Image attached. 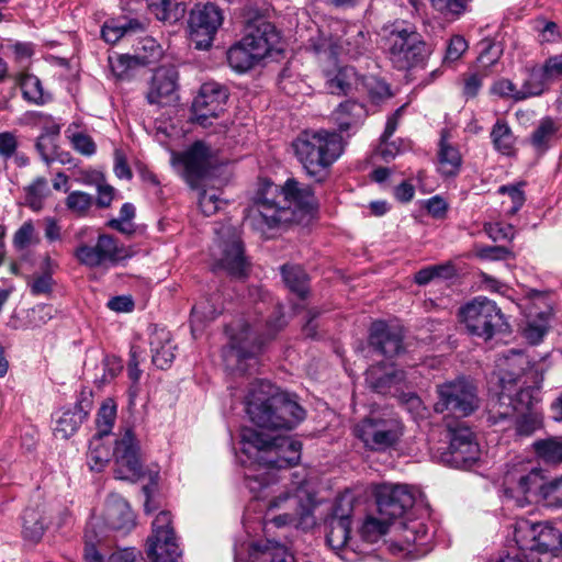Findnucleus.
<instances>
[{
    "label": "nucleus",
    "mask_w": 562,
    "mask_h": 562,
    "mask_svg": "<svg viewBox=\"0 0 562 562\" xmlns=\"http://www.w3.org/2000/svg\"><path fill=\"white\" fill-rule=\"evenodd\" d=\"M353 431L368 449L385 451L400 441L403 425L395 417L370 416L358 423Z\"/></svg>",
    "instance_id": "13"
},
{
    "label": "nucleus",
    "mask_w": 562,
    "mask_h": 562,
    "mask_svg": "<svg viewBox=\"0 0 562 562\" xmlns=\"http://www.w3.org/2000/svg\"><path fill=\"white\" fill-rule=\"evenodd\" d=\"M281 273L286 286L300 297H305L308 292V277L300 266L284 265Z\"/></svg>",
    "instance_id": "42"
},
{
    "label": "nucleus",
    "mask_w": 562,
    "mask_h": 562,
    "mask_svg": "<svg viewBox=\"0 0 562 562\" xmlns=\"http://www.w3.org/2000/svg\"><path fill=\"white\" fill-rule=\"evenodd\" d=\"M223 23L221 9L214 3L196 4L190 12V40L196 49L212 46L215 34Z\"/></svg>",
    "instance_id": "18"
},
{
    "label": "nucleus",
    "mask_w": 562,
    "mask_h": 562,
    "mask_svg": "<svg viewBox=\"0 0 562 562\" xmlns=\"http://www.w3.org/2000/svg\"><path fill=\"white\" fill-rule=\"evenodd\" d=\"M147 8L155 18L170 24L176 23L183 18L186 7L182 3L172 2L171 0H145Z\"/></svg>",
    "instance_id": "38"
},
{
    "label": "nucleus",
    "mask_w": 562,
    "mask_h": 562,
    "mask_svg": "<svg viewBox=\"0 0 562 562\" xmlns=\"http://www.w3.org/2000/svg\"><path fill=\"white\" fill-rule=\"evenodd\" d=\"M246 412L256 426L268 430H291L305 417V411L290 394L273 392V386L265 381L250 387Z\"/></svg>",
    "instance_id": "5"
},
{
    "label": "nucleus",
    "mask_w": 562,
    "mask_h": 562,
    "mask_svg": "<svg viewBox=\"0 0 562 562\" xmlns=\"http://www.w3.org/2000/svg\"><path fill=\"white\" fill-rule=\"evenodd\" d=\"M437 401L434 411L468 417L480 406L476 386L465 378L447 381L436 387Z\"/></svg>",
    "instance_id": "10"
},
{
    "label": "nucleus",
    "mask_w": 562,
    "mask_h": 562,
    "mask_svg": "<svg viewBox=\"0 0 562 562\" xmlns=\"http://www.w3.org/2000/svg\"><path fill=\"white\" fill-rule=\"evenodd\" d=\"M222 313V306H217L206 299L196 303L191 310V329L194 334L201 329V326L206 321H213Z\"/></svg>",
    "instance_id": "44"
},
{
    "label": "nucleus",
    "mask_w": 562,
    "mask_h": 562,
    "mask_svg": "<svg viewBox=\"0 0 562 562\" xmlns=\"http://www.w3.org/2000/svg\"><path fill=\"white\" fill-rule=\"evenodd\" d=\"M47 527L44 512L37 507H27L22 515V536L24 540L38 542Z\"/></svg>",
    "instance_id": "36"
},
{
    "label": "nucleus",
    "mask_w": 562,
    "mask_h": 562,
    "mask_svg": "<svg viewBox=\"0 0 562 562\" xmlns=\"http://www.w3.org/2000/svg\"><path fill=\"white\" fill-rule=\"evenodd\" d=\"M104 519L113 530L130 531L135 524L128 503L117 494H111L106 498Z\"/></svg>",
    "instance_id": "28"
},
{
    "label": "nucleus",
    "mask_w": 562,
    "mask_h": 562,
    "mask_svg": "<svg viewBox=\"0 0 562 562\" xmlns=\"http://www.w3.org/2000/svg\"><path fill=\"white\" fill-rule=\"evenodd\" d=\"M147 22L140 19L121 18L110 20L101 29L102 38L110 44H115L121 38L146 31Z\"/></svg>",
    "instance_id": "33"
},
{
    "label": "nucleus",
    "mask_w": 562,
    "mask_h": 562,
    "mask_svg": "<svg viewBox=\"0 0 562 562\" xmlns=\"http://www.w3.org/2000/svg\"><path fill=\"white\" fill-rule=\"evenodd\" d=\"M116 418V405L112 400H106L100 407L97 415L98 431L94 436H108L114 425Z\"/></svg>",
    "instance_id": "52"
},
{
    "label": "nucleus",
    "mask_w": 562,
    "mask_h": 562,
    "mask_svg": "<svg viewBox=\"0 0 562 562\" xmlns=\"http://www.w3.org/2000/svg\"><path fill=\"white\" fill-rule=\"evenodd\" d=\"M175 162L182 166V175L186 181L195 187L212 167V148L198 140L186 151L173 158Z\"/></svg>",
    "instance_id": "22"
},
{
    "label": "nucleus",
    "mask_w": 562,
    "mask_h": 562,
    "mask_svg": "<svg viewBox=\"0 0 562 562\" xmlns=\"http://www.w3.org/2000/svg\"><path fill=\"white\" fill-rule=\"evenodd\" d=\"M533 449L539 459L546 463L562 462V441L555 438L537 440Z\"/></svg>",
    "instance_id": "47"
},
{
    "label": "nucleus",
    "mask_w": 562,
    "mask_h": 562,
    "mask_svg": "<svg viewBox=\"0 0 562 562\" xmlns=\"http://www.w3.org/2000/svg\"><path fill=\"white\" fill-rule=\"evenodd\" d=\"M250 557L252 562H293V557L288 549L273 541H268L263 546H254Z\"/></svg>",
    "instance_id": "39"
},
{
    "label": "nucleus",
    "mask_w": 562,
    "mask_h": 562,
    "mask_svg": "<svg viewBox=\"0 0 562 562\" xmlns=\"http://www.w3.org/2000/svg\"><path fill=\"white\" fill-rule=\"evenodd\" d=\"M514 540L525 554L527 551L539 553L555 552L562 547V533L548 522L518 520L514 529Z\"/></svg>",
    "instance_id": "12"
},
{
    "label": "nucleus",
    "mask_w": 562,
    "mask_h": 562,
    "mask_svg": "<svg viewBox=\"0 0 562 562\" xmlns=\"http://www.w3.org/2000/svg\"><path fill=\"white\" fill-rule=\"evenodd\" d=\"M285 325L284 315L280 310L273 311L266 321L248 315L232 322L226 327L229 342L223 349L226 369L240 374L256 372L265 345Z\"/></svg>",
    "instance_id": "2"
},
{
    "label": "nucleus",
    "mask_w": 562,
    "mask_h": 562,
    "mask_svg": "<svg viewBox=\"0 0 562 562\" xmlns=\"http://www.w3.org/2000/svg\"><path fill=\"white\" fill-rule=\"evenodd\" d=\"M405 374L392 364L371 366L366 372V382L371 390L376 393L385 394L392 386L404 381Z\"/></svg>",
    "instance_id": "31"
},
{
    "label": "nucleus",
    "mask_w": 562,
    "mask_h": 562,
    "mask_svg": "<svg viewBox=\"0 0 562 562\" xmlns=\"http://www.w3.org/2000/svg\"><path fill=\"white\" fill-rule=\"evenodd\" d=\"M339 53L346 54L350 58H358L366 54L370 47V37L360 25H348L344 35L338 38L335 44Z\"/></svg>",
    "instance_id": "32"
},
{
    "label": "nucleus",
    "mask_w": 562,
    "mask_h": 562,
    "mask_svg": "<svg viewBox=\"0 0 562 562\" xmlns=\"http://www.w3.org/2000/svg\"><path fill=\"white\" fill-rule=\"evenodd\" d=\"M403 527V539L406 543H417L424 540L427 536V527L425 524L417 521V520H411L408 522L402 524Z\"/></svg>",
    "instance_id": "60"
},
{
    "label": "nucleus",
    "mask_w": 562,
    "mask_h": 562,
    "mask_svg": "<svg viewBox=\"0 0 562 562\" xmlns=\"http://www.w3.org/2000/svg\"><path fill=\"white\" fill-rule=\"evenodd\" d=\"M68 138L76 151L85 156H92L97 146L93 139L85 133L77 132L68 135Z\"/></svg>",
    "instance_id": "61"
},
{
    "label": "nucleus",
    "mask_w": 562,
    "mask_h": 562,
    "mask_svg": "<svg viewBox=\"0 0 562 562\" xmlns=\"http://www.w3.org/2000/svg\"><path fill=\"white\" fill-rule=\"evenodd\" d=\"M550 88L540 68L533 66L527 69V77L517 92V100H526L532 97H539Z\"/></svg>",
    "instance_id": "40"
},
{
    "label": "nucleus",
    "mask_w": 562,
    "mask_h": 562,
    "mask_svg": "<svg viewBox=\"0 0 562 562\" xmlns=\"http://www.w3.org/2000/svg\"><path fill=\"white\" fill-rule=\"evenodd\" d=\"M56 310L50 304H37L30 312V319L34 326H41L50 321Z\"/></svg>",
    "instance_id": "64"
},
{
    "label": "nucleus",
    "mask_w": 562,
    "mask_h": 562,
    "mask_svg": "<svg viewBox=\"0 0 562 562\" xmlns=\"http://www.w3.org/2000/svg\"><path fill=\"white\" fill-rule=\"evenodd\" d=\"M48 194L49 188L47 180L43 177H38L26 188V203L33 211H40L43 207L44 199Z\"/></svg>",
    "instance_id": "53"
},
{
    "label": "nucleus",
    "mask_w": 562,
    "mask_h": 562,
    "mask_svg": "<svg viewBox=\"0 0 562 562\" xmlns=\"http://www.w3.org/2000/svg\"><path fill=\"white\" fill-rule=\"evenodd\" d=\"M390 520L369 517L360 528V537L364 542L375 543L387 532Z\"/></svg>",
    "instance_id": "49"
},
{
    "label": "nucleus",
    "mask_w": 562,
    "mask_h": 562,
    "mask_svg": "<svg viewBox=\"0 0 562 562\" xmlns=\"http://www.w3.org/2000/svg\"><path fill=\"white\" fill-rule=\"evenodd\" d=\"M241 450L251 460L245 483L256 497L276 480V471L296 465L301 459V443L285 436H270L254 428L240 431Z\"/></svg>",
    "instance_id": "1"
},
{
    "label": "nucleus",
    "mask_w": 562,
    "mask_h": 562,
    "mask_svg": "<svg viewBox=\"0 0 562 562\" xmlns=\"http://www.w3.org/2000/svg\"><path fill=\"white\" fill-rule=\"evenodd\" d=\"M430 2L443 15L459 18L468 10L469 0H430Z\"/></svg>",
    "instance_id": "57"
},
{
    "label": "nucleus",
    "mask_w": 562,
    "mask_h": 562,
    "mask_svg": "<svg viewBox=\"0 0 562 562\" xmlns=\"http://www.w3.org/2000/svg\"><path fill=\"white\" fill-rule=\"evenodd\" d=\"M543 471L531 461L517 460L507 464L503 477V487L507 497L516 501L519 507L538 501L542 482Z\"/></svg>",
    "instance_id": "9"
},
{
    "label": "nucleus",
    "mask_w": 562,
    "mask_h": 562,
    "mask_svg": "<svg viewBox=\"0 0 562 562\" xmlns=\"http://www.w3.org/2000/svg\"><path fill=\"white\" fill-rule=\"evenodd\" d=\"M273 510H282L271 518V522L277 527L294 525L305 529L315 524L312 507L288 492L281 493L269 502L268 513Z\"/></svg>",
    "instance_id": "19"
},
{
    "label": "nucleus",
    "mask_w": 562,
    "mask_h": 562,
    "mask_svg": "<svg viewBox=\"0 0 562 562\" xmlns=\"http://www.w3.org/2000/svg\"><path fill=\"white\" fill-rule=\"evenodd\" d=\"M392 63L398 69H407L422 63L427 54L425 42L413 27H394L387 38Z\"/></svg>",
    "instance_id": "14"
},
{
    "label": "nucleus",
    "mask_w": 562,
    "mask_h": 562,
    "mask_svg": "<svg viewBox=\"0 0 562 562\" xmlns=\"http://www.w3.org/2000/svg\"><path fill=\"white\" fill-rule=\"evenodd\" d=\"M149 346L154 366L161 370L169 368L176 358L171 334L165 328L154 326L149 334Z\"/></svg>",
    "instance_id": "27"
},
{
    "label": "nucleus",
    "mask_w": 562,
    "mask_h": 562,
    "mask_svg": "<svg viewBox=\"0 0 562 562\" xmlns=\"http://www.w3.org/2000/svg\"><path fill=\"white\" fill-rule=\"evenodd\" d=\"M492 143L496 150L503 155H510L515 137L508 124L498 120L491 131Z\"/></svg>",
    "instance_id": "46"
},
{
    "label": "nucleus",
    "mask_w": 562,
    "mask_h": 562,
    "mask_svg": "<svg viewBox=\"0 0 562 562\" xmlns=\"http://www.w3.org/2000/svg\"><path fill=\"white\" fill-rule=\"evenodd\" d=\"M294 156L305 173L322 183L345 150L341 135L329 130H305L292 142Z\"/></svg>",
    "instance_id": "6"
},
{
    "label": "nucleus",
    "mask_w": 562,
    "mask_h": 562,
    "mask_svg": "<svg viewBox=\"0 0 562 562\" xmlns=\"http://www.w3.org/2000/svg\"><path fill=\"white\" fill-rule=\"evenodd\" d=\"M178 72L172 67L158 68L150 80L146 99L149 104L167 106L177 101Z\"/></svg>",
    "instance_id": "25"
},
{
    "label": "nucleus",
    "mask_w": 562,
    "mask_h": 562,
    "mask_svg": "<svg viewBox=\"0 0 562 562\" xmlns=\"http://www.w3.org/2000/svg\"><path fill=\"white\" fill-rule=\"evenodd\" d=\"M228 99L227 89L217 82H205L201 86L192 103L193 121L203 127L212 125L223 112Z\"/></svg>",
    "instance_id": "20"
},
{
    "label": "nucleus",
    "mask_w": 562,
    "mask_h": 562,
    "mask_svg": "<svg viewBox=\"0 0 562 562\" xmlns=\"http://www.w3.org/2000/svg\"><path fill=\"white\" fill-rule=\"evenodd\" d=\"M265 50L266 45L260 44L255 48L251 45H246L243 37L228 49V65L237 72H246L265 58Z\"/></svg>",
    "instance_id": "29"
},
{
    "label": "nucleus",
    "mask_w": 562,
    "mask_h": 562,
    "mask_svg": "<svg viewBox=\"0 0 562 562\" xmlns=\"http://www.w3.org/2000/svg\"><path fill=\"white\" fill-rule=\"evenodd\" d=\"M316 206L312 188L295 179H288L283 187L268 184L259 193L256 205L245 221L254 229L265 233L280 223L293 220L296 211L311 212Z\"/></svg>",
    "instance_id": "3"
},
{
    "label": "nucleus",
    "mask_w": 562,
    "mask_h": 562,
    "mask_svg": "<svg viewBox=\"0 0 562 562\" xmlns=\"http://www.w3.org/2000/svg\"><path fill=\"white\" fill-rule=\"evenodd\" d=\"M92 205V196L82 191H74L66 199V206L71 212L83 215Z\"/></svg>",
    "instance_id": "59"
},
{
    "label": "nucleus",
    "mask_w": 562,
    "mask_h": 562,
    "mask_svg": "<svg viewBox=\"0 0 562 562\" xmlns=\"http://www.w3.org/2000/svg\"><path fill=\"white\" fill-rule=\"evenodd\" d=\"M27 286L31 294L34 296H50L54 291L55 281L53 277L49 276V273H38L33 278H29Z\"/></svg>",
    "instance_id": "56"
},
{
    "label": "nucleus",
    "mask_w": 562,
    "mask_h": 562,
    "mask_svg": "<svg viewBox=\"0 0 562 562\" xmlns=\"http://www.w3.org/2000/svg\"><path fill=\"white\" fill-rule=\"evenodd\" d=\"M359 91L367 92L373 102H380L391 95L390 87L374 76H361Z\"/></svg>",
    "instance_id": "48"
},
{
    "label": "nucleus",
    "mask_w": 562,
    "mask_h": 562,
    "mask_svg": "<svg viewBox=\"0 0 562 562\" xmlns=\"http://www.w3.org/2000/svg\"><path fill=\"white\" fill-rule=\"evenodd\" d=\"M92 409L91 392L82 391L72 407L63 409L56 420L54 434L61 439L74 436Z\"/></svg>",
    "instance_id": "24"
},
{
    "label": "nucleus",
    "mask_w": 562,
    "mask_h": 562,
    "mask_svg": "<svg viewBox=\"0 0 562 562\" xmlns=\"http://www.w3.org/2000/svg\"><path fill=\"white\" fill-rule=\"evenodd\" d=\"M375 496L379 514L390 521L403 517L414 505V496L406 485L382 484Z\"/></svg>",
    "instance_id": "21"
},
{
    "label": "nucleus",
    "mask_w": 562,
    "mask_h": 562,
    "mask_svg": "<svg viewBox=\"0 0 562 562\" xmlns=\"http://www.w3.org/2000/svg\"><path fill=\"white\" fill-rule=\"evenodd\" d=\"M114 459V476L117 480L135 482L143 475L139 445L131 429H126L115 441L113 451L103 436H93L89 441L87 464L91 471H102L111 458Z\"/></svg>",
    "instance_id": "7"
},
{
    "label": "nucleus",
    "mask_w": 562,
    "mask_h": 562,
    "mask_svg": "<svg viewBox=\"0 0 562 562\" xmlns=\"http://www.w3.org/2000/svg\"><path fill=\"white\" fill-rule=\"evenodd\" d=\"M439 172L445 177H454L459 173L462 157L459 149L447 142L446 132H442L438 150Z\"/></svg>",
    "instance_id": "37"
},
{
    "label": "nucleus",
    "mask_w": 562,
    "mask_h": 562,
    "mask_svg": "<svg viewBox=\"0 0 562 562\" xmlns=\"http://www.w3.org/2000/svg\"><path fill=\"white\" fill-rule=\"evenodd\" d=\"M245 44L255 48L257 45H266L265 57L279 42V33L276 26L268 21L258 10L248 8L245 14Z\"/></svg>",
    "instance_id": "23"
},
{
    "label": "nucleus",
    "mask_w": 562,
    "mask_h": 562,
    "mask_svg": "<svg viewBox=\"0 0 562 562\" xmlns=\"http://www.w3.org/2000/svg\"><path fill=\"white\" fill-rule=\"evenodd\" d=\"M540 420L538 417L530 412L517 414L513 418L512 425H498L502 430L514 428L516 434L519 436H530L532 435L539 427Z\"/></svg>",
    "instance_id": "50"
},
{
    "label": "nucleus",
    "mask_w": 562,
    "mask_h": 562,
    "mask_svg": "<svg viewBox=\"0 0 562 562\" xmlns=\"http://www.w3.org/2000/svg\"><path fill=\"white\" fill-rule=\"evenodd\" d=\"M360 78L352 66H344L334 72H327L326 89L335 95L348 94L352 90L359 91Z\"/></svg>",
    "instance_id": "34"
},
{
    "label": "nucleus",
    "mask_w": 562,
    "mask_h": 562,
    "mask_svg": "<svg viewBox=\"0 0 562 562\" xmlns=\"http://www.w3.org/2000/svg\"><path fill=\"white\" fill-rule=\"evenodd\" d=\"M135 58L138 63L147 65L158 60L162 54L161 46L153 37H144L135 47Z\"/></svg>",
    "instance_id": "51"
},
{
    "label": "nucleus",
    "mask_w": 562,
    "mask_h": 562,
    "mask_svg": "<svg viewBox=\"0 0 562 562\" xmlns=\"http://www.w3.org/2000/svg\"><path fill=\"white\" fill-rule=\"evenodd\" d=\"M480 446L477 442H468L464 446L452 449L447 453V461L460 469H470L480 459Z\"/></svg>",
    "instance_id": "41"
},
{
    "label": "nucleus",
    "mask_w": 562,
    "mask_h": 562,
    "mask_svg": "<svg viewBox=\"0 0 562 562\" xmlns=\"http://www.w3.org/2000/svg\"><path fill=\"white\" fill-rule=\"evenodd\" d=\"M449 431V448L458 449V447L464 446L468 442H477L473 431L463 423L457 424L456 426H448Z\"/></svg>",
    "instance_id": "54"
},
{
    "label": "nucleus",
    "mask_w": 562,
    "mask_h": 562,
    "mask_svg": "<svg viewBox=\"0 0 562 562\" xmlns=\"http://www.w3.org/2000/svg\"><path fill=\"white\" fill-rule=\"evenodd\" d=\"M306 32L307 38L304 41L306 49L313 50L315 54H328L330 56L338 55L335 44L331 40L326 37L324 33L317 27L316 24H311Z\"/></svg>",
    "instance_id": "43"
},
{
    "label": "nucleus",
    "mask_w": 562,
    "mask_h": 562,
    "mask_svg": "<svg viewBox=\"0 0 562 562\" xmlns=\"http://www.w3.org/2000/svg\"><path fill=\"white\" fill-rule=\"evenodd\" d=\"M353 503L350 496L336 499L331 513L325 520L326 542L339 555V552L350 547L351 516Z\"/></svg>",
    "instance_id": "17"
},
{
    "label": "nucleus",
    "mask_w": 562,
    "mask_h": 562,
    "mask_svg": "<svg viewBox=\"0 0 562 562\" xmlns=\"http://www.w3.org/2000/svg\"><path fill=\"white\" fill-rule=\"evenodd\" d=\"M546 78L549 86L562 78V55H554L544 60L541 66H538Z\"/></svg>",
    "instance_id": "58"
},
{
    "label": "nucleus",
    "mask_w": 562,
    "mask_h": 562,
    "mask_svg": "<svg viewBox=\"0 0 562 562\" xmlns=\"http://www.w3.org/2000/svg\"><path fill=\"white\" fill-rule=\"evenodd\" d=\"M147 558L151 562H179L182 552L177 543L171 515L160 512L153 521V532L147 540Z\"/></svg>",
    "instance_id": "16"
},
{
    "label": "nucleus",
    "mask_w": 562,
    "mask_h": 562,
    "mask_svg": "<svg viewBox=\"0 0 562 562\" xmlns=\"http://www.w3.org/2000/svg\"><path fill=\"white\" fill-rule=\"evenodd\" d=\"M367 116V110L363 104L347 100L341 102L333 112V120L337 124L340 132H346L358 126Z\"/></svg>",
    "instance_id": "35"
},
{
    "label": "nucleus",
    "mask_w": 562,
    "mask_h": 562,
    "mask_svg": "<svg viewBox=\"0 0 562 562\" xmlns=\"http://www.w3.org/2000/svg\"><path fill=\"white\" fill-rule=\"evenodd\" d=\"M20 86L23 98L29 102L42 105L50 99L49 94L44 93L42 82L38 77L34 75H24L21 78Z\"/></svg>",
    "instance_id": "45"
},
{
    "label": "nucleus",
    "mask_w": 562,
    "mask_h": 562,
    "mask_svg": "<svg viewBox=\"0 0 562 562\" xmlns=\"http://www.w3.org/2000/svg\"><path fill=\"white\" fill-rule=\"evenodd\" d=\"M369 345L385 358H393L403 350V335L383 321L373 322L370 327Z\"/></svg>",
    "instance_id": "26"
},
{
    "label": "nucleus",
    "mask_w": 562,
    "mask_h": 562,
    "mask_svg": "<svg viewBox=\"0 0 562 562\" xmlns=\"http://www.w3.org/2000/svg\"><path fill=\"white\" fill-rule=\"evenodd\" d=\"M504 361L506 368L499 376L501 392L488 403L486 418L490 425H512L515 415L530 412L535 400L536 390L522 381L529 364L527 357L513 349Z\"/></svg>",
    "instance_id": "4"
},
{
    "label": "nucleus",
    "mask_w": 562,
    "mask_h": 562,
    "mask_svg": "<svg viewBox=\"0 0 562 562\" xmlns=\"http://www.w3.org/2000/svg\"><path fill=\"white\" fill-rule=\"evenodd\" d=\"M460 317L471 335L490 340L496 334L507 333L509 325L496 303L484 296L473 299L460 308Z\"/></svg>",
    "instance_id": "8"
},
{
    "label": "nucleus",
    "mask_w": 562,
    "mask_h": 562,
    "mask_svg": "<svg viewBox=\"0 0 562 562\" xmlns=\"http://www.w3.org/2000/svg\"><path fill=\"white\" fill-rule=\"evenodd\" d=\"M79 263L91 268H111L131 258L133 251L109 234H100L94 245L80 244L74 252Z\"/></svg>",
    "instance_id": "11"
},
{
    "label": "nucleus",
    "mask_w": 562,
    "mask_h": 562,
    "mask_svg": "<svg viewBox=\"0 0 562 562\" xmlns=\"http://www.w3.org/2000/svg\"><path fill=\"white\" fill-rule=\"evenodd\" d=\"M19 147L18 136L13 132L0 133V158L9 160L15 156Z\"/></svg>",
    "instance_id": "62"
},
{
    "label": "nucleus",
    "mask_w": 562,
    "mask_h": 562,
    "mask_svg": "<svg viewBox=\"0 0 562 562\" xmlns=\"http://www.w3.org/2000/svg\"><path fill=\"white\" fill-rule=\"evenodd\" d=\"M222 201L215 192L202 191L199 195V206L204 215L211 216L221 209Z\"/></svg>",
    "instance_id": "63"
},
{
    "label": "nucleus",
    "mask_w": 562,
    "mask_h": 562,
    "mask_svg": "<svg viewBox=\"0 0 562 562\" xmlns=\"http://www.w3.org/2000/svg\"><path fill=\"white\" fill-rule=\"evenodd\" d=\"M539 498L543 499L547 505L562 506V476L550 482H542Z\"/></svg>",
    "instance_id": "55"
},
{
    "label": "nucleus",
    "mask_w": 562,
    "mask_h": 562,
    "mask_svg": "<svg viewBox=\"0 0 562 562\" xmlns=\"http://www.w3.org/2000/svg\"><path fill=\"white\" fill-rule=\"evenodd\" d=\"M216 234L220 237L218 246L222 252L215 261L214 269H222L234 279L247 278L250 263L245 256L238 231L232 225H222L216 229Z\"/></svg>",
    "instance_id": "15"
},
{
    "label": "nucleus",
    "mask_w": 562,
    "mask_h": 562,
    "mask_svg": "<svg viewBox=\"0 0 562 562\" xmlns=\"http://www.w3.org/2000/svg\"><path fill=\"white\" fill-rule=\"evenodd\" d=\"M560 138L562 124L550 116L542 117L529 137V143L537 154H544Z\"/></svg>",
    "instance_id": "30"
}]
</instances>
